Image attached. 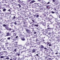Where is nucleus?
Returning <instances> with one entry per match:
<instances>
[{
  "mask_svg": "<svg viewBox=\"0 0 60 60\" xmlns=\"http://www.w3.org/2000/svg\"><path fill=\"white\" fill-rule=\"evenodd\" d=\"M46 4H47V5H48V4H50V2H49L47 3Z\"/></svg>",
  "mask_w": 60,
  "mask_h": 60,
  "instance_id": "nucleus-25",
  "label": "nucleus"
},
{
  "mask_svg": "<svg viewBox=\"0 0 60 60\" xmlns=\"http://www.w3.org/2000/svg\"><path fill=\"white\" fill-rule=\"evenodd\" d=\"M17 50L16 49H15L13 51H15V52H16V51Z\"/></svg>",
  "mask_w": 60,
  "mask_h": 60,
  "instance_id": "nucleus-28",
  "label": "nucleus"
},
{
  "mask_svg": "<svg viewBox=\"0 0 60 60\" xmlns=\"http://www.w3.org/2000/svg\"><path fill=\"white\" fill-rule=\"evenodd\" d=\"M0 46H1V47H3L4 46V45H3V44H2V43H1V44Z\"/></svg>",
  "mask_w": 60,
  "mask_h": 60,
  "instance_id": "nucleus-27",
  "label": "nucleus"
},
{
  "mask_svg": "<svg viewBox=\"0 0 60 60\" xmlns=\"http://www.w3.org/2000/svg\"><path fill=\"white\" fill-rule=\"evenodd\" d=\"M8 43H9L8 42L6 43L5 44H6V45H8Z\"/></svg>",
  "mask_w": 60,
  "mask_h": 60,
  "instance_id": "nucleus-42",
  "label": "nucleus"
},
{
  "mask_svg": "<svg viewBox=\"0 0 60 60\" xmlns=\"http://www.w3.org/2000/svg\"><path fill=\"white\" fill-rule=\"evenodd\" d=\"M26 22L25 21H23V24L24 25H26Z\"/></svg>",
  "mask_w": 60,
  "mask_h": 60,
  "instance_id": "nucleus-18",
  "label": "nucleus"
},
{
  "mask_svg": "<svg viewBox=\"0 0 60 60\" xmlns=\"http://www.w3.org/2000/svg\"><path fill=\"white\" fill-rule=\"evenodd\" d=\"M37 26V27H38V25L37 24V25H35V26Z\"/></svg>",
  "mask_w": 60,
  "mask_h": 60,
  "instance_id": "nucleus-36",
  "label": "nucleus"
},
{
  "mask_svg": "<svg viewBox=\"0 0 60 60\" xmlns=\"http://www.w3.org/2000/svg\"><path fill=\"white\" fill-rule=\"evenodd\" d=\"M36 51V49H33L32 51V53L35 52Z\"/></svg>",
  "mask_w": 60,
  "mask_h": 60,
  "instance_id": "nucleus-7",
  "label": "nucleus"
},
{
  "mask_svg": "<svg viewBox=\"0 0 60 60\" xmlns=\"http://www.w3.org/2000/svg\"><path fill=\"white\" fill-rule=\"evenodd\" d=\"M37 18H38V17H39V16L38 15H37V16H36Z\"/></svg>",
  "mask_w": 60,
  "mask_h": 60,
  "instance_id": "nucleus-56",
  "label": "nucleus"
},
{
  "mask_svg": "<svg viewBox=\"0 0 60 60\" xmlns=\"http://www.w3.org/2000/svg\"><path fill=\"white\" fill-rule=\"evenodd\" d=\"M13 45H14V46H15V47H17V46L18 45V44L17 42H16L15 43H13Z\"/></svg>",
  "mask_w": 60,
  "mask_h": 60,
  "instance_id": "nucleus-3",
  "label": "nucleus"
},
{
  "mask_svg": "<svg viewBox=\"0 0 60 60\" xmlns=\"http://www.w3.org/2000/svg\"><path fill=\"white\" fill-rule=\"evenodd\" d=\"M10 38H10V37L8 38H7V39H8V40H10Z\"/></svg>",
  "mask_w": 60,
  "mask_h": 60,
  "instance_id": "nucleus-40",
  "label": "nucleus"
},
{
  "mask_svg": "<svg viewBox=\"0 0 60 60\" xmlns=\"http://www.w3.org/2000/svg\"><path fill=\"white\" fill-rule=\"evenodd\" d=\"M49 5H48L46 6V8H47L48 9V7H49Z\"/></svg>",
  "mask_w": 60,
  "mask_h": 60,
  "instance_id": "nucleus-62",
  "label": "nucleus"
},
{
  "mask_svg": "<svg viewBox=\"0 0 60 60\" xmlns=\"http://www.w3.org/2000/svg\"><path fill=\"white\" fill-rule=\"evenodd\" d=\"M29 31H30V30H26V31L27 32V33Z\"/></svg>",
  "mask_w": 60,
  "mask_h": 60,
  "instance_id": "nucleus-37",
  "label": "nucleus"
},
{
  "mask_svg": "<svg viewBox=\"0 0 60 60\" xmlns=\"http://www.w3.org/2000/svg\"><path fill=\"white\" fill-rule=\"evenodd\" d=\"M41 11V8H39L37 9V11Z\"/></svg>",
  "mask_w": 60,
  "mask_h": 60,
  "instance_id": "nucleus-21",
  "label": "nucleus"
},
{
  "mask_svg": "<svg viewBox=\"0 0 60 60\" xmlns=\"http://www.w3.org/2000/svg\"><path fill=\"white\" fill-rule=\"evenodd\" d=\"M19 55H20V53L16 55H17V56H19Z\"/></svg>",
  "mask_w": 60,
  "mask_h": 60,
  "instance_id": "nucleus-53",
  "label": "nucleus"
},
{
  "mask_svg": "<svg viewBox=\"0 0 60 60\" xmlns=\"http://www.w3.org/2000/svg\"><path fill=\"white\" fill-rule=\"evenodd\" d=\"M41 9V10H43V8H40Z\"/></svg>",
  "mask_w": 60,
  "mask_h": 60,
  "instance_id": "nucleus-57",
  "label": "nucleus"
},
{
  "mask_svg": "<svg viewBox=\"0 0 60 60\" xmlns=\"http://www.w3.org/2000/svg\"><path fill=\"white\" fill-rule=\"evenodd\" d=\"M3 26H4V27H6V25L5 24H3Z\"/></svg>",
  "mask_w": 60,
  "mask_h": 60,
  "instance_id": "nucleus-34",
  "label": "nucleus"
},
{
  "mask_svg": "<svg viewBox=\"0 0 60 60\" xmlns=\"http://www.w3.org/2000/svg\"><path fill=\"white\" fill-rule=\"evenodd\" d=\"M52 13H53V14H54V13H55V12H54V11H52Z\"/></svg>",
  "mask_w": 60,
  "mask_h": 60,
  "instance_id": "nucleus-52",
  "label": "nucleus"
},
{
  "mask_svg": "<svg viewBox=\"0 0 60 60\" xmlns=\"http://www.w3.org/2000/svg\"><path fill=\"white\" fill-rule=\"evenodd\" d=\"M4 53L3 52H0V54L1 55H3Z\"/></svg>",
  "mask_w": 60,
  "mask_h": 60,
  "instance_id": "nucleus-13",
  "label": "nucleus"
},
{
  "mask_svg": "<svg viewBox=\"0 0 60 60\" xmlns=\"http://www.w3.org/2000/svg\"><path fill=\"white\" fill-rule=\"evenodd\" d=\"M49 47H50L51 46V44H49Z\"/></svg>",
  "mask_w": 60,
  "mask_h": 60,
  "instance_id": "nucleus-60",
  "label": "nucleus"
},
{
  "mask_svg": "<svg viewBox=\"0 0 60 60\" xmlns=\"http://www.w3.org/2000/svg\"><path fill=\"white\" fill-rule=\"evenodd\" d=\"M13 60H16V59L15 58H13Z\"/></svg>",
  "mask_w": 60,
  "mask_h": 60,
  "instance_id": "nucleus-61",
  "label": "nucleus"
},
{
  "mask_svg": "<svg viewBox=\"0 0 60 60\" xmlns=\"http://www.w3.org/2000/svg\"><path fill=\"white\" fill-rule=\"evenodd\" d=\"M6 9L4 8L3 9V11H6Z\"/></svg>",
  "mask_w": 60,
  "mask_h": 60,
  "instance_id": "nucleus-24",
  "label": "nucleus"
},
{
  "mask_svg": "<svg viewBox=\"0 0 60 60\" xmlns=\"http://www.w3.org/2000/svg\"><path fill=\"white\" fill-rule=\"evenodd\" d=\"M34 2H35V1L32 0L30 2L29 4H33V3H34Z\"/></svg>",
  "mask_w": 60,
  "mask_h": 60,
  "instance_id": "nucleus-5",
  "label": "nucleus"
},
{
  "mask_svg": "<svg viewBox=\"0 0 60 60\" xmlns=\"http://www.w3.org/2000/svg\"><path fill=\"white\" fill-rule=\"evenodd\" d=\"M44 46H43V45H41V46H40V48L43 49V48H44Z\"/></svg>",
  "mask_w": 60,
  "mask_h": 60,
  "instance_id": "nucleus-10",
  "label": "nucleus"
},
{
  "mask_svg": "<svg viewBox=\"0 0 60 60\" xmlns=\"http://www.w3.org/2000/svg\"><path fill=\"white\" fill-rule=\"evenodd\" d=\"M50 31V30H48L47 32V34H51V32Z\"/></svg>",
  "mask_w": 60,
  "mask_h": 60,
  "instance_id": "nucleus-11",
  "label": "nucleus"
},
{
  "mask_svg": "<svg viewBox=\"0 0 60 60\" xmlns=\"http://www.w3.org/2000/svg\"><path fill=\"white\" fill-rule=\"evenodd\" d=\"M9 33H7V36H9Z\"/></svg>",
  "mask_w": 60,
  "mask_h": 60,
  "instance_id": "nucleus-32",
  "label": "nucleus"
},
{
  "mask_svg": "<svg viewBox=\"0 0 60 60\" xmlns=\"http://www.w3.org/2000/svg\"><path fill=\"white\" fill-rule=\"evenodd\" d=\"M36 32H35V31H34V34H36Z\"/></svg>",
  "mask_w": 60,
  "mask_h": 60,
  "instance_id": "nucleus-48",
  "label": "nucleus"
},
{
  "mask_svg": "<svg viewBox=\"0 0 60 60\" xmlns=\"http://www.w3.org/2000/svg\"><path fill=\"white\" fill-rule=\"evenodd\" d=\"M52 52L51 51L50 52V51H47L46 52V54H47V55H50V53H51V54H53V51H52Z\"/></svg>",
  "mask_w": 60,
  "mask_h": 60,
  "instance_id": "nucleus-1",
  "label": "nucleus"
},
{
  "mask_svg": "<svg viewBox=\"0 0 60 60\" xmlns=\"http://www.w3.org/2000/svg\"><path fill=\"white\" fill-rule=\"evenodd\" d=\"M15 19V16H14L13 17V19Z\"/></svg>",
  "mask_w": 60,
  "mask_h": 60,
  "instance_id": "nucleus-54",
  "label": "nucleus"
},
{
  "mask_svg": "<svg viewBox=\"0 0 60 60\" xmlns=\"http://www.w3.org/2000/svg\"><path fill=\"white\" fill-rule=\"evenodd\" d=\"M35 36H32V38H30V40H33V38H34L35 37Z\"/></svg>",
  "mask_w": 60,
  "mask_h": 60,
  "instance_id": "nucleus-9",
  "label": "nucleus"
},
{
  "mask_svg": "<svg viewBox=\"0 0 60 60\" xmlns=\"http://www.w3.org/2000/svg\"><path fill=\"white\" fill-rule=\"evenodd\" d=\"M21 47L22 48V49H24V46H22Z\"/></svg>",
  "mask_w": 60,
  "mask_h": 60,
  "instance_id": "nucleus-45",
  "label": "nucleus"
},
{
  "mask_svg": "<svg viewBox=\"0 0 60 60\" xmlns=\"http://www.w3.org/2000/svg\"><path fill=\"white\" fill-rule=\"evenodd\" d=\"M43 15H44L45 16H46V15L45 13H43Z\"/></svg>",
  "mask_w": 60,
  "mask_h": 60,
  "instance_id": "nucleus-44",
  "label": "nucleus"
},
{
  "mask_svg": "<svg viewBox=\"0 0 60 60\" xmlns=\"http://www.w3.org/2000/svg\"><path fill=\"white\" fill-rule=\"evenodd\" d=\"M0 58H4V56H1L0 57Z\"/></svg>",
  "mask_w": 60,
  "mask_h": 60,
  "instance_id": "nucleus-43",
  "label": "nucleus"
},
{
  "mask_svg": "<svg viewBox=\"0 0 60 60\" xmlns=\"http://www.w3.org/2000/svg\"><path fill=\"white\" fill-rule=\"evenodd\" d=\"M35 6H40L39 4H38L37 3H35L34 4Z\"/></svg>",
  "mask_w": 60,
  "mask_h": 60,
  "instance_id": "nucleus-6",
  "label": "nucleus"
},
{
  "mask_svg": "<svg viewBox=\"0 0 60 60\" xmlns=\"http://www.w3.org/2000/svg\"><path fill=\"white\" fill-rule=\"evenodd\" d=\"M57 24L58 25H60V22H57Z\"/></svg>",
  "mask_w": 60,
  "mask_h": 60,
  "instance_id": "nucleus-33",
  "label": "nucleus"
},
{
  "mask_svg": "<svg viewBox=\"0 0 60 60\" xmlns=\"http://www.w3.org/2000/svg\"><path fill=\"white\" fill-rule=\"evenodd\" d=\"M27 33H29V34L31 33V31L29 30L28 32H27Z\"/></svg>",
  "mask_w": 60,
  "mask_h": 60,
  "instance_id": "nucleus-30",
  "label": "nucleus"
},
{
  "mask_svg": "<svg viewBox=\"0 0 60 60\" xmlns=\"http://www.w3.org/2000/svg\"><path fill=\"white\" fill-rule=\"evenodd\" d=\"M39 4V6H39V7H41L42 6H41V4Z\"/></svg>",
  "mask_w": 60,
  "mask_h": 60,
  "instance_id": "nucleus-15",
  "label": "nucleus"
},
{
  "mask_svg": "<svg viewBox=\"0 0 60 60\" xmlns=\"http://www.w3.org/2000/svg\"><path fill=\"white\" fill-rule=\"evenodd\" d=\"M31 51H30L29 52H28V54L29 55V54H31Z\"/></svg>",
  "mask_w": 60,
  "mask_h": 60,
  "instance_id": "nucleus-23",
  "label": "nucleus"
},
{
  "mask_svg": "<svg viewBox=\"0 0 60 60\" xmlns=\"http://www.w3.org/2000/svg\"><path fill=\"white\" fill-rule=\"evenodd\" d=\"M5 28L7 29V30H9V27H5Z\"/></svg>",
  "mask_w": 60,
  "mask_h": 60,
  "instance_id": "nucleus-26",
  "label": "nucleus"
},
{
  "mask_svg": "<svg viewBox=\"0 0 60 60\" xmlns=\"http://www.w3.org/2000/svg\"><path fill=\"white\" fill-rule=\"evenodd\" d=\"M21 40H22V41H25V38H21Z\"/></svg>",
  "mask_w": 60,
  "mask_h": 60,
  "instance_id": "nucleus-12",
  "label": "nucleus"
},
{
  "mask_svg": "<svg viewBox=\"0 0 60 60\" xmlns=\"http://www.w3.org/2000/svg\"><path fill=\"white\" fill-rule=\"evenodd\" d=\"M29 57H32V56L31 55H29Z\"/></svg>",
  "mask_w": 60,
  "mask_h": 60,
  "instance_id": "nucleus-46",
  "label": "nucleus"
},
{
  "mask_svg": "<svg viewBox=\"0 0 60 60\" xmlns=\"http://www.w3.org/2000/svg\"><path fill=\"white\" fill-rule=\"evenodd\" d=\"M42 23L43 26H45L46 25V23L43 22L42 21Z\"/></svg>",
  "mask_w": 60,
  "mask_h": 60,
  "instance_id": "nucleus-8",
  "label": "nucleus"
},
{
  "mask_svg": "<svg viewBox=\"0 0 60 60\" xmlns=\"http://www.w3.org/2000/svg\"><path fill=\"white\" fill-rule=\"evenodd\" d=\"M2 37V35H0V38H1Z\"/></svg>",
  "mask_w": 60,
  "mask_h": 60,
  "instance_id": "nucleus-58",
  "label": "nucleus"
},
{
  "mask_svg": "<svg viewBox=\"0 0 60 60\" xmlns=\"http://www.w3.org/2000/svg\"><path fill=\"white\" fill-rule=\"evenodd\" d=\"M7 57V56H3V58H5L6 57Z\"/></svg>",
  "mask_w": 60,
  "mask_h": 60,
  "instance_id": "nucleus-39",
  "label": "nucleus"
},
{
  "mask_svg": "<svg viewBox=\"0 0 60 60\" xmlns=\"http://www.w3.org/2000/svg\"><path fill=\"white\" fill-rule=\"evenodd\" d=\"M59 58V57H56V58L55 59L56 60H58Z\"/></svg>",
  "mask_w": 60,
  "mask_h": 60,
  "instance_id": "nucleus-16",
  "label": "nucleus"
},
{
  "mask_svg": "<svg viewBox=\"0 0 60 60\" xmlns=\"http://www.w3.org/2000/svg\"><path fill=\"white\" fill-rule=\"evenodd\" d=\"M46 20H48V21H50V22H51V23H52V22H52V20H50V19L48 17H46Z\"/></svg>",
  "mask_w": 60,
  "mask_h": 60,
  "instance_id": "nucleus-2",
  "label": "nucleus"
},
{
  "mask_svg": "<svg viewBox=\"0 0 60 60\" xmlns=\"http://www.w3.org/2000/svg\"><path fill=\"white\" fill-rule=\"evenodd\" d=\"M48 30H45L44 32L46 34H48Z\"/></svg>",
  "mask_w": 60,
  "mask_h": 60,
  "instance_id": "nucleus-20",
  "label": "nucleus"
},
{
  "mask_svg": "<svg viewBox=\"0 0 60 60\" xmlns=\"http://www.w3.org/2000/svg\"><path fill=\"white\" fill-rule=\"evenodd\" d=\"M39 56V55H38V54H37L36 55H35V56Z\"/></svg>",
  "mask_w": 60,
  "mask_h": 60,
  "instance_id": "nucleus-49",
  "label": "nucleus"
},
{
  "mask_svg": "<svg viewBox=\"0 0 60 60\" xmlns=\"http://www.w3.org/2000/svg\"><path fill=\"white\" fill-rule=\"evenodd\" d=\"M7 59L8 60L9 59H10V58H9L8 57V58H6L5 59Z\"/></svg>",
  "mask_w": 60,
  "mask_h": 60,
  "instance_id": "nucleus-38",
  "label": "nucleus"
},
{
  "mask_svg": "<svg viewBox=\"0 0 60 60\" xmlns=\"http://www.w3.org/2000/svg\"><path fill=\"white\" fill-rule=\"evenodd\" d=\"M31 20L32 21V22H33V23H34L35 21H34V20L32 19H31Z\"/></svg>",
  "mask_w": 60,
  "mask_h": 60,
  "instance_id": "nucleus-31",
  "label": "nucleus"
},
{
  "mask_svg": "<svg viewBox=\"0 0 60 60\" xmlns=\"http://www.w3.org/2000/svg\"><path fill=\"white\" fill-rule=\"evenodd\" d=\"M47 24H48V25L47 26V27H49V24H49L48 23Z\"/></svg>",
  "mask_w": 60,
  "mask_h": 60,
  "instance_id": "nucleus-41",
  "label": "nucleus"
},
{
  "mask_svg": "<svg viewBox=\"0 0 60 60\" xmlns=\"http://www.w3.org/2000/svg\"><path fill=\"white\" fill-rule=\"evenodd\" d=\"M18 59H19V60H22V59H21V58L20 59V58H18Z\"/></svg>",
  "mask_w": 60,
  "mask_h": 60,
  "instance_id": "nucleus-59",
  "label": "nucleus"
},
{
  "mask_svg": "<svg viewBox=\"0 0 60 60\" xmlns=\"http://www.w3.org/2000/svg\"><path fill=\"white\" fill-rule=\"evenodd\" d=\"M35 24H32L31 25V26H35Z\"/></svg>",
  "mask_w": 60,
  "mask_h": 60,
  "instance_id": "nucleus-17",
  "label": "nucleus"
},
{
  "mask_svg": "<svg viewBox=\"0 0 60 60\" xmlns=\"http://www.w3.org/2000/svg\"><path fill=\"white\" fill-rule=\"evenodd\" d=\"M16 34L15 33L13 34V36H11V37H12L13 36H16Z\"/></svg>",
  "mask_w": 60,
  "mask_h": 60,
  "instance_id": "nucleus-14",
  "label": "nucleus"
},
{
  "mask_svg": "<svg viewBox=\"0 0 60 60\" xmlns=\"http://www.w3.org/2000/svg\"><path fill=\"white\" fill-rule=\"evenodd\" d=\"M56 8L57 9H59V6H57Z\"/></svg>",
  "mask_w": 60,
  "mask_h": 60,
  "instance_id": "nucleus-51",
  "label": "nucleus"
},
{
  "mask_svg": "<svg viewBox=\"0 0 60 60\" xmlns=\"http://www.w3.org/2000/svg\"><path fill=\"white\" fill-rule=\"evenodd\" d=\"M54 4H55V5H57V4H58V3H57V2H55L54 3Z\"/></svg>",
  "mask_w": 60,
  "mask_h": 60,
  "instance_id": "nucleus-29",
  "label": "nucleus"
},
{
  "mask_svg": "<svg viewBox=\"0 0 60 60\" xmlns=\"http://www.w3.org/2000/svg\"><path fill=\"white\" fill-rule=\"evenodd\" d=\"M43 35H46V33L45 32V31L43 32Z\"/></svg>",
  "mask_w": 60,
  "mask_h": 60,
  "instance_id": "nucleus-22",
  "label": "nucleus"
},
{
  "mask_svg": "<svg viewBox=\"0 0 60 60\" xmlns=\"http://www.w3.org/2000/svg\"><path fill=\"white\" fill-rule=\"evenodd\" d=\"M14 24L15 25H17V23L16 22H14Z\"/></svg>",
  "mask_w": 60,
  "mask_h": 60,
  "instance_id": "nucleus-50",
  "label": "nucleus"
},
{
  "mask_svg": "<svg viewBox=\"0 0 60 60\" xmlns=\"http://www.w3.org/2000/svg\"><path fill=\"white\" fill-rule=\"evenodd\" d=\"M53 2V3H55V1H56V0H52Z\"/></svg>",
  "mask_w": 60,
  "mask_h": 60,
  "instance_id": "nucleus-47",
  "label": "nucleus"
},
{
  "mask_svg": "<svg viewBox=\"0 0 60 60\" xmlns=\"http://www.w3.org/2000/svg\"><path fill=\"white\" fill-rule=\"evenodd\" d=\"M20 46L19 45H18V46H17V47H20Z\"/></svg>",
  "mask_w": 60,
  "mask_h": 60,
  "instance_id": "nucleus-64",
  "label": "nucleus"
},
{
  "mask_svg": "<svg viewBox=\"0 0 60 60\" xmlns=\"http://www.w3.org/2000/svg\"><path fill=\"white\" fill-rule=\"evenodd\" d=\"M18 6H19V8H20V7H21V5H20L19 4H18Z\"/></svg>",
  "mask_w": 60,
  "mask_h": 60,
  "instance_id": "nucleus-35",
  "label": "nucleus"
},
{
  "mask_svg": "<svg viewBox=\"0 0 60 60\" xmlns=\"http://www.w3.org/2000/svg\"><path fill=\"white\" fill-rule=\"evenodd\" d=\"M47 30L49 31H51V30H52L53 29L52 28H50L49 27H48L47 28Z\"/></svg>",
  "mask_w": 60,
  "mask_h": 60,
  "instance_id": "nucleus-4",
  "label": "nucleus"
},
{
  "mask_svg": "<svg viewBox=\"0 0 60 60\" xmlns=\"http://www.w3.org/2000/svg\"><path fill=\"white\" fill-rule=\"evenodd\" d=\"M50 50H51V52H52V49H51V48H50Z\"/></svg>",
  "mask_w": 60,
  "mask_h": 60,
  "instance_id": "nucleus-55",
  "label": "nucleus"
},
{
  "mask_svg": "<svg viewBox=\"0 0 60 60\" xmlns=\"http://www.w3.org/2000/svg\"><path fill=\"white\" fill-rule=\"evenodd\" d=\"M36 44H38V45H40V42H37Z\"/></svg>",
  "mask_w": 60,
  "mask_h": 60,
  "instance_id": "nucleus-19",
  "label": "nucleus"
},
{
  "mask_svg": "<svg viewBox=\"0 0 60 60\" xmlns=\"http://www.w3.org/2000/svg\"><path fill=\"white\" fill-rule=\"evenodd\" d=\"M48 60H51V58H49V59H48Z\"/></svg>",
  "mask_w": 60,
  "mask_h": 60,
  "instance_id": "nucleus-63",
  "label": "nucleus"
}]
</instances>
